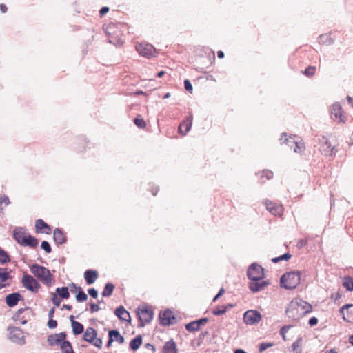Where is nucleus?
<instances>
[{"mask_svg": "<svg viewBox=\"0 0 353 353\" xmlns=\"http://www.w3.org/2000/svg\"><path fill=\"white\" fill-rule=\"evenodd\" d=\"M71 326L74 335H79L83 332L84 327L81 323L72 321V325Z\"/></svg>", "mask_w": 353, "mask_h": 353, "instance_id": "32", "label": "nucleus"}, {"mask_svg": "<svg viewBox=\"0 0 353 353\" xmlns=\"http://www.w3.org/2000/svg\"><path fill=\"white\" fill-rule=\"evenodd\" d=\"M91 343L93 344L95 347L101 348L102 347L103 341L101 339L97 338V336L94 342H92Z\"/></svg>", "mask_w": 353, "mask_h": 353, "instance_id": "53", "label": "nucleus"}, {"mask_svg": "<svg viewBox=\"0 0 353 353\" xmlns=\"http://www.w3.org/2000/svg\"><path fill=\"white\" fill-rule=\"evenodd\" d=\"M343 286L348 291H353V278L350 276H345L343 282Z\"/></svg>", "mask_w": 353, "mask_h": 353, "instance_id": "37", "label": "nucleus"}, {"mask_svg": "<svg viewBox=\"0 0 353 353\" xmlns=\"http://www.w3.org/2000/svg\"><path fill=\"white\" fill-rule=\"evenodd\" d=\"M11 272L12 270H8L6 268L0 267V290L12 285L13 276Z\"/></svg>", "mask_w": 353, "mask_h": 353, "instance_id": "7", "label": "nucleus"}, {"mask_svg": "<svg viewBox=\"0 0 353 353\" xmlns=\"http://www.w3.org/2000/svg\"><path fill=\"white\" fill-rule=\"evenodd\" d=\"M90 310H91V312L93 313V312L99 311L100 310V307H99V305L97 304L90 303Z\"/></svg>", "mask_w": 353, "mask_h": 353, "instance_id": "58", "label": "nucleus"}, {"mask_svg": "<svg viewBox=\"0 0 353 353\" xmlns=\"http://www.w3.org/2000/svg\"><path fill=\"white\" fill-rule=\"evenodd\" d=\"M261 313L254 310H249L243 314V321L245 324L252 325L261 320Z\"/></svg>", "mask_w": 353, "mask_h": 353, "instance_id": "11", "label": "nucleus"}, {"mask_svg": "<svg viewBox=\"0 0 353 353\" xmlns=\"http://www.w3.org/2000/svg\"><path fill=\"white\" fill-rule=\"evenodd\" d=\"M265 177L267 179H271L273 177V172L270 170H264L262 172V177Z\"/></svg>", "mask_w": 353, "mask_h": 353, "instance_id": "49", "label": "nucleus"}, {"mask_svg": "<svg viewBox=\"0 0 353 353\" xmlns=\"http://www.w3.org/2000/svg\"><path fill=\"white\" fill-rule=\"evenodd\" d=\"M114 314L121 321H130V313L123 306H119L114 310Z\"/></svg>", "mask_w": 353, "mask_h": 353, "instance_id": "24", "label": "nucleus"}, {"mask_svg": "<svg viewBox=\"0 0 353 353\" xmlns=\"http://www.w3.org/2000/svg\"><path fill=\"white\" fill-rule=\"evenodd\" d=\"M319 144L320 146L319 150L321 152V153L324 155L334 156L337 152V150L335 148V147L332 146L329 140L325 137H323L319 140Z\"/></svg>", "mask_w": 353, "mask_h": 353, "instance_id": "9", "label": "nucleus"}, {"mask_svg": "<svg viewBox=\"0 0 353 353\" xmlns=\"http://www.w3.org/2000/svg\"><path fill=\"white\" fill-rule=\"evenodd\" d=\"M23 286L32 292H37L41 287L39 283L31 275L26 274L21 279Z\"/></svg>", "mask_w": 353, "mask_h": 353, "instance_id": "6", "label": "nucleus"}, {"mask_svg": "<svg viewBox=\"0 0 353 353\" xmlns=\"http://www.w3.org/2000/svg\"><path fill=\"white\" fill-rule=\"evenodd\" d=\"M65 339V332L52 334L48 336L47 342L50 346L60 345L63 341H64Z\"/></svg>", "mask_w": 353, "mask_h": 353, "instance_id": "16", "label": "nucleus"}, {"mask_svg": "<svg viewBox=\"0 0 353 353\" xmlns=\"http://www.w3.org/2000/svg\"><path fill=\"white\" fill-rule=\"evenodd\" d=\"M134 123L139 128H144L146 125L145 121L143 119L139 117H136L134 119Z\"/></svg>", "mask_w": 353, "mask_h": 353, "instance_id": "43", "label": "nucleus"}, {"mask_svg": "<svg viewBox=\"0 0 353 353\" xmlns=\"http://www.w3.org/2000/svg\"><path fill=\"white\" fill-rule=\"evenodd\" d=\"M139 319V327H143L145 323H150L153 319V312L148 307H144L137 312Z\"/></svg>", "mask_w": 353, "mask_h": 353, "instance_id": "12", "label": "nucleus"}, {"mask_svg": "<svg viewBox=\"0 0 353 353\" xmlns=\"http://www.w3.org/2000/svg\"><path fill=\"white\" fill-rule=\"evenodd\" d=\"M341 314L345 321L353 322V304H346L339 310Z\"/></svg>", "mask_w": 353, "mask_h": 353, "instance_id": "15", "label": "nucleus"}, {"mask_svg": "<svg viewBox=\"0 0 353 353\" xmlns=\"http://www.w3.org/2000/svg\"><path fill=\"white\" fill-rule=\"evenodd\" d=\"M291 254H289V253H285L282 255H281L279 257H280V260H285V261H288L289 260L290 258H291Z\"/></svg>", "mask_w": 353, "mask_h": 353, "instance_id": "60", "label": "nucleus"}, {"mask_svg": "<svg viewBox=\"0 0 353 353\" xmlns=\"http://www.w3.org/2000/svg\"><path fill=\"white\" fill-rule=\"evenodd\" d=\"M52 299V301L53 304L55 306L58 307V306L60 305L61 302V299L58 297L56 294H54V293L52 294V299Z\"/></svg>", "mask_w": 353, "mask_h": 353, "instance_id": "48", "label": "nucleus"}, {"mask_svg": "<svg viewBox=\"0 0 353 353\" xmlns=\"http://www.w3.org/2000/svg\"><path fill=\"white\" fill-rule=\"evenodd\" d=\"M142 343L141 335H137L130 342V347L132 350L135 351L139 348Z\"/></svg>", "mask_w": 353, "mask_h": 353, "instance_id": "30", "label": "nucleus"}, {"mask_svg": "<svg viewBox=\"0 0 353 353\" xmlns=\"http://www.w3.org/2000/svg\"><path fill=\"white\" fill-rule=\"evenodd\" d=\"M41 248L44 250L46 253H50L52 251L50 243L46 241H43L41 242Z\"/></svg>", "mask_w": 353, "mask_h": 353, "instance_id": "45", "label": "nucleus"}, {"mask_svg": "<svg viewBox=\"0 0 353 353\" xmlns=\"http://www.w3.org/2000/svg\"><path fill=\"white\" fill-rule=\"evenodd\" d=\"M184 88H185V89L187 91H188L190 92H192V83H191L190 80L185 79L184 81Z\"/></svg>", "mask_w": 353, "mask_h": 353, "instance_id": "51", "label": "nucleus"}, {"mask_svg": "<svg viewBox=\"0 0 353 353\" xmlns=\"http://www.w3.org/2000/svg\"><path fill=\"white\" fill-rule=\"evenodd\" d=\"M192 124V117L190 115V117H187L179 126V133L182 135H185L191 129Z\"/></svg>", "mask_w": 353, "mask_h": 353, "instance_id": "20", "label": "nucleus"}, {"mask_svg": "<svg viewBox=\"0 0 353 353\" xmlns=\"http://www.w3.org/2000/svg\"><path fill=\"white\" fill-rule=\"evenodd\" d=\"M226 312V307L223 305L217 309L212 311V314L216 316L224 314Z\"/></svg>", "mask_w": 353, "mask_h": 353, "instance_id": "44", "label": "nucleus"}, {"mask_svg": "<svg viewBox=\"0 0 353 353\" xmlns=\"http://www.w3.org/2000/svg\"><path fill=\"white\" fill-rule=\"evenodd\" d=\"M308 240L307 239H300L296 243V247L299 249H301L303 247H305L307 244Z\"/></svg>", "mask_w": 353, "mask_h": 353, "instance_id": "50", "label": "nucleus"}, {"mask_svg": "<svg viewBox=\"0 0 353 353\" xmlns=\"http://www.w3.org/2000/svg\"><path fill=\"white\" fill-rule=\"evenodd\" d=\"M109 8L107 6L102 7L99 10V14L101 17L104 16L109 11Z\"/></svg>", "mask_w": 353, "mask_h": 353, "instance_id": "57", "label": "nucleus"}, {"mask_svg": "<svg viewBox=\"0 0 353 353\" xmlns=\"http://www.w3.org/2000/svg\"><path fill=\"white\" fill-rule=\"evenodd\" d=\"M98 277V273L94 270H87L84 272V279L88 285L94 283Z\"/></svg>", "mask_w": 353, "mask_h": 353, "instance_id": "25", "label": "nucleus"}, {"mask_svg": "<svg viewBox=\"0 0 353 353\" xmlns=\"http://www.w3.org/2000/svg\"><path fill=\"white\" fill-rule=\"evenodd\" d=\"M63 353H74L71 343L65 339L59 345Z\"/></svg>", "mask_w": 353, "mask_h": 353, "instance_id": "31", "label": "nucleus"}, {"mask_svg": "<svg viewBox=\"0 0 353 353\" xmlns=\"http://www.w3.org/2000/svg\"><path fill=\"white\" fill-rule=\"evenodd\" d=\"M291 327V325H284L283 326L280 331H279V333L282 336V339L284 340V341H286V336H285V334L286 333L288 332V330H290V328Z\"/></svg>", "mask_w": 353, "mask_h": 353, "instance_id": "46", "label": "nucleus"}, {"mask_svg": "<svg viewBox=\"0 0 353 353\" xmlns=\"http://www.w3.org/2000/svg\"><path fill=\"white\" fill-rule=\"evenodd\" d=\"M263 204L265 205L266 209L271 214L275 216H280L283 213V208L281 205L276 204L270 200H265Z\"/></svg>", "mask_w": 353, "mask_h": 353, "instance_id": "14", "label": "nucleus"}, {"mask_svg": "<svg viewBox=\"0 0 353 353\" xmlns=\"http://www.w3.org/2000/svg\"><path fill=\"white\" fill-rule=\"evenodd\" d=\"M0 10L1 11L2 13H5L7 12V7L5 4H0Z\"/></svg>", "mask_w": 353, "mask_h": 353, "instance_id": "62", "label": "nucleus"}, {"mask_svg": "<svg viewBox=\"0 0 353 353\" xmlns=\"http://www.w3.org/2000/svg\"><path fill=\"white\" fill-rule=\"evenodd\" d=\"M54 241L59 245H62L66 243L67 237L63 230L60 228H56L53 232Z\"/></svg>", "mask_w": 353, "mask_h": 353, "instance_id": "22", "label": "nucleus"}, {"mask_svg": "<svg viewBox=\"0 0 353 353\" xmlns=\"http://www.w3.org/2000/svg\"><path fill=\"white\" fill-rule=\"evenodd\" d=\"M88 296L86 293L83 292L82 288L79 286L77 288V294L76 295V300L77 302H83L88 299Z\"/></svg>", "mask_w": 353, "mask_h": 353, "instance_id": "36", "label": "nucleus"}, {"mask_svg": "<svg viewBox=\"0 0 353 353\" xmlns=\"http://www.w3.org/2000/svg\"><path fill=\"white\" fill-rule=\"evenodd\" d=\"M196 321L199 327L200 328L201 326L204 325L208 321V319L207 317H203L198 320H196Z\"/></svg>", "mask_w": 353, "mask_h": 353, "instance_id": "54", "label": "nucleus"}, {"mask_svg": "<svg viewBox=\"0 0 353 353\" xmlns=\"http://www.w3.org/2000/svg\"><path fill=\"white\" fill-rule=\"evenodd\" d=\"M56 294L59 296L60 299H67L70 296L68 288L67 287L57 288L56 289Z\"/></svg>", "mask_w": 353, "mask_h": 353, "instance_id": "33", "label": "nucleus"}, {"mask_svg": "<svg viewBox=\"0 0 353 353\" xmlns=\"http://www.w3.org/2000/svg\"><path fill=\"white\" fill-rule=\"evenodd\" d=\"M3 203L6 205H8L10 204V200L8 196L3 195L0 196V213H1L3 210L1 207Z\"/></svg>", "mask_w": 353, "mask_h": 353, "instance_id": "41", "label": "nucleus"}, {"mask_svg": "<svg viewBox=\"0 0 353 353\" xmlns=\"http://www.w3.org/2000/svg\"><path fill=\"white\" fill-rule=\"evenodd\" d=\"M263 268L260 265L254 263L249 266L247 270V276L250 280L263 279Z\"/></svg>", "mask_w": 353, "mask_h": 353, "instance_id": "8", "label": "nucleus"}, {"mask_svg": "<svg viewBox=\"0 0 353 353\" xmlns=\"http://www.w3.org/2000/svg\"><path fill=\"white\" fill-rule=\"evenodd\" d=\"M301 338H299L293 343L292 353H301Z\"/></svg>", "mask_w": 353, "mask_h": 353, "instance_id": "38", "label": "nucleus"}, {"mask_svg": "<svg viewBox=\"0 0 353 353\" xmlns=\"http://www.w3.org/2000/svg\"><path fill=\"white\" fill-rule=\"evenodd\" d=\"M308 323L310 326H314L318 323V319L315 316H313L309 319Z\"/></svg>", "mask_w": 353, "mask_h": 353, "instance_id": "56", "label": "nucleus"}, {"mask_svg": "<svg viewBox=\"0 0 353 353\" xmlns=\"http://www.w3.org/2000/svg\"><path fill=\"white\" fill-rule=\"evenodd\" d=\"M47 325L50 329H54L57 326V322L56 320H54L53 319H49Z\"/></svg>", "mask_w": 353, "mask_h": 353, "instance_id": "52", "label": "nucleus"}, {"mask_svg": "<svg viewBox=\"0 0 353 353\" xmlns=\"http://www.w3.org/2000/svg\"><path fill=\"white\" fill-rule=\"evenodd\" d=\"M311 305L301 299H294L285 310L286 315L292 320H298L305 314L311 312Z\"/></svg>", "mask_w": 353, "mask_h": 353, "instance_id": "1", "label": "nucleus"}, {"mask_svg": "<svg viewBox=\"0 0 353 353\" xmlns=\"http://www.w3.org/2000/svg\"><path fill=\"white\" fill-rule=\"evenodd\" d=\"M163 353H177V348L175 342L171 339L166 342L163 348Z\"/></svg>", "mask_w": 353, "mask_h": 353, "instance_id": "26", "label": "nucleus"}, {"mask_svg": "<svg viewBox=\"0 0 353 353\" xmlns=\"http://www.w3.org/2000/svg\"><path fill=\"white\" fill-rule=\"evenodd\" d=\"M330 112L334 119H339L340 122H345V117L343 114L342 107L339 103H335L332 105Z\"/></svg>", "mask_w": 353, "mask_h": 353, "instance_id": "19", "label": "nucleus"}, {"mask_svg": "<svg viewBox=\"0 0 353 353\" xmlns=\"http://www.w3.org/2000/svg\"><path fill=\"white\" fill-rule=\"evenodd\" d=\"M225 292V290L222 288L219 290L218 294L214 297L213 301H216Z\"/></svg>", "mask_w": 353, "mask_h": 353, "instance_id": "59", "label": "nucleus"}, {"mask_svg": "<svg viewBox=\"0 0 353 353\" xmlns=\"http://www.w3.org/2000/svg\"><path fill=\"white\" fill-rule=\"evenodd\" d=\"M114 285L112 283H108L105 285L104 289L102 292V296L104 297H108L112 295Z\"/></svg>", "mask_w": 353, "mask_h": 353, "instance_id": "35", "label": "nucleus"}, {"mask_svg": "<svg viewBox=\"0 0 353 353\" xmlns=\"http://www.w3.org/2000/svg\"><path fill=\"white\" fill-rule=\"evenodd\" d=\"M88 292L89 295L94 299H96L98 296V292L94 288H90Z\"/></svg>", "mask_w": 353, "mask_h": 353, "instance_id": "55", "label": "nucleus"}, {"mask_svg": "<svg viewBox=\"0 0 353 353\" xmlns=\"http://www.w3.org/2000/svg\"><path fill=\"white\" fill-rule=\"evenodd\" d=\"M30 270L34 276L44 285L48 286L51 285L53 276L48 268L37 263H34L30 266Z\"/></svg>", "mask_w": 353, "mask_h": 353, "instance_id": "2", "label": "nucleus"}, {"mask_svg": "<svg viewBox=\"0 0 353 353\" xmlns=\"http://www.w3.org/2000/svg\"><path fill=\"white\" fill-rule=\"evenodd\" d=\"M54 312H55L54 307H52L49 310L48 314V319H53Z\"/></svg>", "mask_w": 353, "mask_h": 353, "instance_id": "61", "label": "nucleus"}, {"mask_svg": "<svg viewBox=\"0 0 353 353\" xmlns=\"http://www.w3.org/2000/svg\"><path fill=\"white\" fill-rule=\"evenodd\" d=\"M108 336H110L113 339L118 342L119 344H122L124 343V337L120 334L119 330H111L108 332Z\"/></svg>", "mask_w": 353, "mask_h": 353, "instance_id": "29", "label": "nucleus"}, {"mask_svg": "<svg viewBox=\"0 0 353 353\" xmlns=\"http://www.w3.org/2000/svg\"><path fill=\"white\" fill-rule=\"evenodd\" d=\"M283 137H285V142L286 141L288 143H292L293 144H294L293 150L295 153H298L300 154L303 153V152L305 150V143L301 140L298 141L297 140H296L295 136H290L289 137H288L286 133H283L279 140L282 141Z\"/></svg>", "mask_w": 353, "mask_h": 353, "instance_id": "10", "label": "nucleus"}, {"mask_svg": "<svg viewBox=\"0 0 353 353\" xmlns=\"http://www.w3.org/2000/svg\"><path fill=\"white\" fill-rule=\"evenodd\" d=\"M234 353H247V352L244 350L239 348V349H236L234 350Z\"/></svg>", "mask_w": 353, "mask_h": 353, "instance_id": "64", "label": "nucleus"}, {"mask_svg": "<svg viewBox=\"0 0 353 353\" xmlns=\"http://www.w3.org/2000/svg\"><path fill=\"white\" fill-rule=\"evenodd\" d=\"M9 339L17 344L24 345L26 343L25 337L21 328L17 327H9L8 328Z\"/></svg>", "mask_w": 353, "mask_h": 353, "instance_id": "5", "label": "nucleus"}, {"mask_svg": "<svg viewBox=\"0 0 353 353\" xmlns=\"http://www.w3.org/2000/svg\"><path fill=\"white\" fill-rule=\"evenodd\" d=\"M159 323L163 326H169L174 323L175 316L172 312L170 310H166L161 312L159 314Z\"/></svg>", "mask_w": 353, "mask_h": 353, "instance_id": "13", "label": "nucleus"}, {"mask_svg": "<svg viewBox=\"0 0 353 353\" xmlns=\"http://www.w3.org/2000/svg\"><path fill=\"white\" fill-rule=\"evenodd\" d=\"M315 72H316V67L309 66L304 70L303 74L309 77H311L314 75Z\"/></svg>", "mask_w": 353, "mask_h": 353, "instance_id": "42", "label": "nucleus"}, {"mask_svg": "<svg viewBox=\"0 0 353 353\" xmlns=\"http://www.w3.org/2000/svg\"><path fill=\"white\" fill-rule=\"evenodd\" d=\"M268 285V281L260 279L259 280H250L248 287L252 292L256 293L263 290Z\"/></svg>", "mask_w": 353, "mask_h": 353, "instance_id": "17", "label": "nucleus"}, {"mask_svg": "<svg viewBox=\"0 0 353 353\" xmlns=\"http://www.w3.org/2000/svg\"><path fill=\"white\" fill-rule=\"evenodd\" d=\"M273 345L274 344L272 343H262L259 345V352H262L266 349L272 347Z\"/></svg>", "mask_w": 353, "mask_h": 353, "instance_id": "47", "label": "nucleus"}, {"mask_svg": "<svg viewBox=\"0 0 353 353\" xmlns=\"http://www.w3.org/2000/svg\"><path fill=\"white\" fill-rule=\"evenodd\" d=\"M113 341H114L113 339L112 338H110V336H108V341L106 344V347L108 348H109L111 346Z\"/></svg>", "mask_w": 353, "mask_h": 353, "instance_id": "63", "label": "nucleus"}, {"mask_svg": "<svg viewBox=\"0 0 353 353\" xmlns=\"http://www.w3.org/2000/svg\"><path fill=\"white\" fill-rule=\"evenodd\" d=\"M28 234L23 228H17L13 231L14 239L21 245L24 243V240Z\"/></svg>", "mask_w": 353, "mask_h": 353, "instance_id": "21", "label": "nucleus"}, {"mask_svg": "<svg viewBox=\"0 0 353 353\" xmlns=\"http://www.w3.org/2000/svg\"><path fill=\"white\" fill-rule=\"evenodd\" d=\"M21 300H23V298L19 292L9 294L5 298L6 303L10 307L16 306Z\"/></svg>", "mask_w": 353, "mask_h": 353, "instance_id": "18", "label": "nucleus"}, {"mask_svg": "<svg viewBox=\"0 0 353 353\" xmlns=\"http://www.w3.org/2000/svg\"><path fill=\"white\" fill-rule=\"evenodd\" d=\"M185 327V329L190 332L198 331L200 329L196 321H193L187 323Z\"/></svg>", "mask_w": 353, "mask_h": 353, "instance_id": "39", "label": "nucleus"}, {"mask_svg": "<svg viewBox=\"0 0 353 353\" xmlns=\"http://www.w3.org/2000/svg\"><path fill=\"white\" fill-rule=\"evenodd\" d=\"M35 228L37 231H41V230L46 229V231H44L46 234H49L51 232V228L48 224H47L42 219H37L35 221Z\"/></svg>", "mask_w": 353, "mask_h": 353, "instance_id": "28", "label": "nucleus"}, {"mask_svg": "<svg viewBox=\"0 0 353 353\" xmlns=\"http://www.w3.org/2000/svg\"><path fill=\"white\" fill-rule=\"evenodd\" d=\"M97 336V332L93 327H88L83 334V339L88 343L94 342Z\"/></svg>", "mask_w": 353, "mask_h": 353, "instance_id": "23", "label": "nucleus"}, {"mask_svg": "<svg viewBox=\"0 0 353 353\" xmlns=\"http://www.w3.org/2000/svg\"><path fill=\"white\" fill-rule=\"evenodd\" d=\"M11 259L8 253L0 247V264L4 265L10 262Z\"/></svg>", "mask_w": 353, "mask_h": 353, "instance_id": "34", "label": "nucleus"}, {"mask_svg": "<svg viewBox=\"0 0 353 353\" xmlns=\"http://www.w3.org/2000/svg\"><path fill=\"white\" fill-rule=\"evenodd\" d=\"M39 241L34 236L28 234L25 240L24 243L21 244L22 246H28L31 248H36L38 245Z\"/></svg>", "mask_w": 353, "mask_h": 353, "instance_id": "27", "label": "nucleus"}, {"mask_svg": "<svg viewBox=\"0 0 353 353\" xmlns=\"http://www.w3.org/2000/svg\"><path fill=\"white\" fill-rule=\"evenodd\" d=\"M136 50L142 57L147 59L156 57L157 51L155 48L149 43H140L136 45Z\"/></svg>", "mask_w": 353, "mask_h": 353, "instance_id": "4", "label": "nucleus"}, {"mask_svg": "<svg viewBox=\"0 0 353 353\" xmlns=\"http://www.w3.org/2000/svg\"><path fill=\"white\" fill-rule=\"evenodd\" d=\"M301 272L294 271L285 273L280 279L281 286L287 290H293L300 283Z\"/></svg>", "mask_w": 353, "mask_h": 353, "instance_id": "3", "label": "nucleus"}, {"mask_svg": "<svg viewBox=\"0 0 353 353\" xmlns=\"http://www.w3.org/2000/svg\"><path fill=\"white\" fill-rule=\"evenodd\" d=\"M319 39H320V43H322L323 44H327V45H332L334 43V40L329 37V36L326 35V34H321L320 37H319Z\"/></svg>", "mask_w": 353, "mask_h": 353, "instance_id": "40", "label": "nucleus"}]
</instances>
